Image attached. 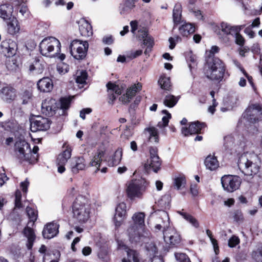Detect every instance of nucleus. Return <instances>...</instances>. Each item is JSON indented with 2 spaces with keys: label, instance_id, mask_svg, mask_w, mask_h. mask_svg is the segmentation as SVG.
<instances>
[{
  "label": "nucleus",
  "instance_id": "nucleus-23",
  "mask_svg": "<svg viewBox=\"0 0 262 262\" xmlns=\"http://www.w3.org/2000/svg\"><path fill=\"white\" fill-rule=\"evenodd\" d=\"M86 166L85 160L82 157H74L70 163V167L73 173H77L80 170L84 169Z\"/></svg>",
  "mask_w": 262,
  "mask_h": 262
},
{
  "label": "nucleus",
  "instance_id": "nucleus-57",
  "mask_svg": "<svg viewBox=\"0 0 262 262\" xmlns=\"http://www.w3.org/2000/svg\"><path fill=\"white\" fill-rule=\"evenodd\" d=\"M130 25L131 27V32L132 33L137 36L138 33V30L141 29V28H138V21L136 20L131 21L130 23ZM143 28H141L142 29Z\"/></svg>",
  "mask_w": 262,
  "mask_h": 262
},
{
  "label": "nucleus",
  "instance_id": "nucleus-8",
  "mask_svg": "<svg viewBox=\"0 0 262 262\" xmlns=\"http://www.w3.org/2000/svg\"><path fill=\"white\" fill-rule=\"evenodd\" d=\"M241 179L237 176L225 175L221 178V183L224 190L232 192L238 189L241 184Z\"/></svg>",
  "mask_w": 262,
  "mask_h": 262
},
{
  "label": "nucleus",
  "instance_id": "nucleus-53",
  "mask_svg": "<svg viewBox=\"0 0 262 262\" xmlns=\"http://www.w3.org/2000/svg\"><path fill=\"white\" fill-rule=\"evenodd\" d=\"M175 257L179 262H191L189 258L184 253H176Z\"/></svg>",
  "mask_w": 262,
  "mask_h": 262
},
{
  "label": "nucleus",
  "instance_id": "nucleus-33",
  "mask_svg": "<svg viewBox=\"0 0 262 262\" xmlns=\"http://www.w3.org/2000/svg\"><path fill=\"white\" fill-rule=\"evenodd\" d=\"M244 27V26H231L225 23H223L221 24L222 31L226 34H231L232 35L239 32Z\"/></svg>",
  "mask_w": 262,
  "mask_h": 262
},
{
  "label": "nucleus",
  "instance_id": "nucleus-48",
  "mask_svg": "<svg viewBox=\"0 0 262 262\" xmlns=\"http://www.w3.org/2000/svg\"><path fill=\"white\" fill-rule=\"evenodd\" d=\"M26 212L30 221L34 222L37 220V212L35 209L27 207Z\"/></svg>",
  "mask_w": 262,
  "mask_h": 262
},
{
  "label": "nucleus",
  "instance_id": "nucleus-12",
  "mask_svg": "<svg viewBox=\"0 0 262 262\" xmlns=\"http://www.w3.org/2000/svg\"><path fill=\"white\" fill-rule=\"evenodd\" d=\"M50 121L49 119L38 116L31 120L30 129L32 132L44 131L50 128Z\"/></svg>",
  "mask_w": 262,
  "mask_h": 262
},
{
  "label": "nucleus",
  "instance_id": "nucleus-21",
  "mask_svg": "<svg viewBox=\"0 0 262 262\" xmlns=\"http://www.w3.org/2000/svg\"><path fill=\"white\" fill-rule=\"evenodd\" d=\"M204 127L205 124L204 123L195 121L191 123L188 127H182L181 132L185 136H187L192 134H199Z\"/></svg>",
  "mask_w": 262,
  "mask_h": 262
},
{
  "label": "nucleus",
  "instance_id": "nucleus-39",
  "mask_svg": "<svg viewBox=\"0 0 262 262\" xmlns=\"http://www.w3.org/2000/svg\"><path fill=\"white\" fill-rule=\"evenodd\" d=\"M158 83L161 88L164 90L170 91L171 90V85L169 77L161 76L158 80Z\"/></svg>",
  "mask_w": 262,
  "mask_h": 262
},
{
  "label": "nucleus",
  "instance_id": "nucleus-62",
  "mask_svg": "<svg viewBox=\"0 0 262 262\" xmlns=\"http://www.w3.org/2000/svg\"><path fill=\"white\" fill-rule=\"evenodd\" d=\"M142 53V50H138L135 51H131L127 55L128 57L130 59L135 58L140 56Z\"/></svg>",
  "mask_w": 262,
  "mask_h": 262
},
{
  "label": "nucleus",
  "instance_id": "nucleus-43",
  "mask_svg": "<svg viewBox=\"0 0 262 262\" xmlns=\"http://www.w3.org/2000/svg\"><path fill=\"white\" fill-rule=\"evenodd\" d=\"M162 113L165 115L162 119V121L158 122L157 126L159 128L166 127L168 125L169 120L171 118V115L166 110H163Z\"/></svg>",
  "mask_w": 262,
  "mask_h": 262
},
{
  "label": "nucleus",
  "instance_id": "nucleus-34",
  "mask_svg": "<svg viewBox=\"0 0 262 262\" xmlns=\"http://www.w3.org/2000/svg\"><path fill=\"white\" fill-rule=\"evenodd\" d=\"M180 33L183 36L187 37L195 31L193 24L185 22L179 28Z\"/></svg>",
  "mask_w": 262,
  "mask_h": 262
},
{
  "label": "nucleus",
  "instance_id": "nucleus-7",
  "mask_svg": "<svg viewBox=\"0 0 262 262\" xmlns=\"http://www.w3.org/2000/svg\"><path fill=\"white\" fill-rule=\"evenodd\" d=\"M88 48V41L75 39L71 42L70 53L74 59L79 60H82L86 55Z\"/></svg>",
  "mask_w": 262,
  "mask_h": 262
},
{
  "label": "nucleus",
  "instance_id": "nucleus-56",
  "mask_svg": "<svg viewBox=\"0 0 262 262\" xmlns=\"http://www.w3.org/2000/svg\"><path fill=\"white\" fill-rule=\"evenodd\" d=\"M239 242L240 239L238 237L233 235L228 241V246L231 248H233L239 244Z\"/></svg>",
  "mask_w": 262,
  "mask_h": 262
},
{
  "label": "nucleus",
  "instance_id": "nucleus-54",
  "mask_svg": "<svg viewBox=\"0 0 262 262\" xmlns=\"http://www.w3.org/2000/svg\"><path fill=\"white\" fill-rule=\"evenodd\" d=\"M15 207L20 208L22 207L21 203V193L19 190H17L15 192Z\"/></svg>",
  "mask_w": 262,
  "mask_h": 262
},
{
  "label": "nucleus",
  "instance_id": "nucleus-40",
  "mask_svg": "<svg viewBox=\"0 0 262 262\" xmlns=\"http://www.w3.org/2000/svg\"><path fill=\"white\" fill-rule=\"evenodd\" d=\"M179 98V96L176 97L172 95H167L164 100V104L167 107H172L177 104Z\"/></svg>",
  "mask_w": 262,
  "mask_h": 262
},
{
  "label": "nucleus",
  "instance_id": "nucleus-19",
  "mask_svg": "<svg viewBox=\"0 0 262 262\" xmlns=\"http://www.w3.org/2000/svg\"><path fill=\"white\" fill-rule=\"evenodd\" d=\"M59 225L54 222L47 223L42 232L43 237L46 239H51L55 237L59 232Z\"/></svg>",
  "mask_w": 262,
  "mask_h": 262
},
{
  "label": "nucleus",
  "instance_id": "nucleus-36",
  "mask_svg": "<svg viewBox=\"0 0 262 262\" xmlns=\"http://www.w3.org/2000/svg\"><path fill=\"white\" fill-rule=\"evenodd\" d=\"M24 234L27 238V248L31 249L32 247L33 242L35 238V235L32 229L29 227H26L24 230Z\"/></svg>",
  "mask_w": 262,
  "mask_h": 262
},
{
  "label": "nucleus",
  "instance_id": "nucleus-38",
  "mask_svg": "<svg viewBox=\"0 0 262 262\" xmlns=\"http://www.w3.org/2000/svg\"><path fill=\"white\" fill-rule=\"evenodd\" d=\"M122 155V150L121 149H117L112 158L108 161V165L110 166H113L119 164L121 160Z\"/></svg>",
  "mask_w": 262,
  "mask_h": 262
},
{
  "label": "nucleus",
  "instance_id": "nucleus-46",
  "mask_svg": "<svg viewBox=\"0 0 262 262\" xmlns=\"http://www.w3.org/2000/svg\"><path fill=\"white\" fill-rule=\"evenodd\" d=\"M56 69L58 73L62 75L69 72V67L64 62H60L57 64Z\"/></svg>",
  "mask_w": 262,
  "mask_h": 262
},
{
  "label": "nucleus",
  "instance_id": "nucleus-47",
  "mask_svg": "<svg viewBox=\"0 0 262 262\" xmlns=\"http://www.w3.org/2000/svg\"><path fill=\"white\" fill-rule=\"evenodd\" d=\"M186 183L185 178L183 176L177 177L174 179V184L177 189H180L181 188L184 187Z\"/></svg>",
  "mask_w": 262,
  "mask_h": 262
},
{
  "label": "nucleus",
  "instance_id": "nucleus-49",
  "mask_svg": "<svg viewBox=\"0 0 262 262\" xmlns=\"http://www.w3.org/2000/svg\"><path fill=\"white\" fill-rule=\"evenodd\" d=\"M252 257L256 262H262V247L253 251Z\"/></svg>",
  "mask_w": 262,
  "mask_h": 262
},
{
  "label": "nucleus",
  "instance_id": "nucleus-20",
  "mask_svg": "<svg viewBox=\"0 0 262 262\" xmlns=\"http://www.w3.org/2000/svg\"><path fill=\"white\" fill-rule=\"evenodd\" d=\"M72 149L70 147L67 148L61 154L58 155L56 163L58 165V171L59 173H62L65 171L64 165L67 163L68 160L71 157Z\"/></svg>",
  "mask_w": 262,
  "mask_h": 262
},
{
  "label": "nucleus",
  "instance_id": "nucleus-4",
  "mask_svg": "<svg viewBox=\"0 0 262 262\" xmlns=\"http://www.w3.org/2000/svg\"><path fill=\"white\" fill-rule=\"evenodd\" d=\"M39 51L45 56L55 57L61 51L60 41L53 37H46L39 44Z\"/></svg>",
  "mask_w": 262,
  "mask_h": 262
},
{
  "label": "nucleus",
  "instance_id": "nucleus-45",
  "mask_svg": "<svg viewBox=\"0 0 262 262\" xmlns=\"http://www.w3.org/2000/svg\"><path fill=\"white\" fill-rule=\"evenodd\" d=\"M38 150V147L37 146H34L33 149H31V154L29 156V157L31 158L30 160H27L26 161L30 164L34 163L36 162L37 161V152Z\"/></svg>",
  "mask_w": 262,
  "mask_h": 262
},
{
  "label": "nucleus",
  "instance_id": "nucleus-50",
  "mask_svg": "<svg viewBox=\"0 0 262 262\" xmlns=\"http://www.w3.org/2000/svg\"><path fill=\"white\" fill-rule=\"evenodd\" d=\"M6 66L9 71H15L18 68L17 61L14 59H8L6 62Z\"/></svg>",
  "mask_w": 262,
  "mask_h": 262
},
{
  "label": "nucleus",
  "instance_id": "nucleus-18",
  "mask_svg": "<svg viewBox=\"0 0 262 262\" xmlns=\"http://www.w3.org/2000/svg\"><path fill=\"white\" fill-rule=\"evenodd\" d=\"M126 205L124 203H119L116 208V213L114 218V222L116 227H118L123 222L126 217Z\"/></svg>",
  "mask_w": 262,
  "mask_h": 262
},
{
  "label": "nucleus",
  "instance_id": "nucleus-15",
  "mask_svg": "<svg viewBox=\"0 0 262 262\" xmlns=\"http://www.w3.org/2000/svg\"><path fill=\"white\" fill-rule=\"evenodd\" d=\"M1 49L6 56L10 57L16 54L17 45L15 41L11 39H7L2 41Z\"/></svg>",
  "mask_w": 262,
  "mask_h": 262
},
{
  "label": "nucleus",
  "instance_id": "nucleus-30",
  "mask_svg": "<svg viewBox=\"0 0 262 262\" xmlns=\"http://www.w3.org/2000/svg\"><path fill=\"white\" fill-rule=\"evenodd\" d=\"M204 164L206 169L213 171L219 167V162L214 155H209L205 159Z\"/></svg>",
  "mask_w": 262,
  "mask_h": 262
},
{
  "label": "nucleus",
  "instance_id": "nucleus-35",
  "mask_svg": "<svg viewBox=\"0 0 262 262\" xmlns=\"http://www.w3.org/2000/svg\"><path fill=\"white\" fill-rule=\"evenodd\" d=\"M145 132L147 134L149 142L156 143L159 142V133L158 129L156 127L151 126L146 128L145 129Z\"/></svg>",
  "mask_w": 262,
  "mask_h": 262
},
{
  "label": "nucleus",
  "instance_id": "nucleus-58",
  "mask_svg": "<svg viewBox=\"0 0 262 262\" xmlns=\"http://www.w3.org/2000/svg\"><path fill=\"white\" fill-rule=\"evenodd\" d=\"M237 67L239 68V69H240L241 71L244 74V75L246 77V78H247L249 83L251 84V85L252 86L254 91H255V86L254 85V83L252 81V78L251 76H249L247 73L245 71V70L242 68L241 67V66L239 64H238L237 65Z\"/></svg>",
  "mask_w": 262,
  "mask_h": 262
},
{
  "label": "nucleus",
  "instance_id": "nucleus-55",
  "mask_svg": "<svg viewBox=\"0 0 262 262\" xmlns=\"http://www.w3.org/2000/svg\"><path fill=\"white\" fill-rule=\"evenodd\" d=\"M187 60L188 62H190L189 63V68L191 69L196 65V57L195 55L192 54L191 53H189L187 56Z\"/></svg>",
  "mask_w": 262,
  "mask_h": 262
},
{
  "label": "nucleus",
  "instance_id": "nucleus-63",
  "mask_svg": "<svg viewBox=\"0 0 262 262\" xmlns=\"http://www.w3.org/2000/svg\"><path fill=\"white\" fill-rule=\"evenodd\" d=\"M191 12L193 14V15L195 17V18L198 20H203V16L202 14L201 11L200 10L194 9L191 10Z\"/></svg>",
  "mask_w": 262,
  "mask_h": 262
},
{
  "label": "nucleus",
  "instance_id": "nucleus-64",
  "mask_svg": "<svg viewBox=\"0 0 262 262\" xmlns=\"http://www.w3.org/2000/svg\"><path fill=\"white\" fill-rule=\"evenodd\" d=\"M190 191L193 196H196L199 194L198 186L195 184L191 185L190 188Z\"/></svg>",
  "mask_w": 262,
  "mask_h": 262
},
{
  "label": "nucleus",
  "instance_id": "nucleus-44",
  "mask_svg": "<svg viewBox=\"0 0 262 262\" xmlns=\"http://www.w3.org/2000/svg\"><path fill=\"white\" fill-rule=\"evenodd\" d=\"M59 253L56 252L55 253L46 254L43 257V262H58Z\"/></svg>",
  "mask_w": 262,
  "mask_h": 262
},
{
  "label": "nucleus",
  "instance_id": "nucleus-14",
  "mask_svg": "<svg viewBox=\"0 0 262 262\" xmlns=\"http://www.w3.org/2000/svg\"><path fill=\"white\" fill-rule=\"evenodd\" d=\"M58 110L57 101L54 99L48 98L42 103L41 112L46 116H52Z\"/></svg>",
  "mask_w": 262,
  "mask_h": 262
},
{
  "label": "nucleus",
  "instance_id": "nucleus-2",
  "mask_svg": "<svg viewBox=\"0 0 262 262\" xmlns=\"http://www.w3.org/2000/svg\"><path fill=\"white\" fill-rule=\"evenodd\" d=\"M91 206L88 196L79 195L76 198L73 204V216L80 223L86 222L90 217Z\"/></svg>",
  "mask_w": 262,
  "mask_h": 262
},
{
  "label": "nucleus",
  "instance_id": "nucleus-41",
  "mask_svg": "<svg viewBox=\"0 0 262 262\" xmlns=\"http://www.w3.org/2000/svg\"><path fill=\"white\" fill-rule=\"evenodd\" d=\"M179 213L185 220L191 224L192 226L196 228H199V223L198 221L191 215L186 212L181 211H180Z\"/></svg>",
  "mask_w": 262,
  "mask_h": 262
},
{
  "label": "nucleus",
  "instance_id": "nucleus-60",
  "mask_svg": "<svg viewBox=\"0 0 262 262\" xmlns=\"http://www.w3.org/2000/svg\"><path fill=\"white\" fill-rule=\"evenodd\" d=\"M233 143V139L231 136H227L224 138V145L227 148L231 147Z\"/></svg>",
  "mask_w": 262,
  "mask_h": 262
},
{
  "label": "nucleus",
  "instance_id": "nucleus-3",
  "mask_svg": "<svg viewBox=\"0 0 262 262\" xmlns=\"http://www.w3.org/2000/svg\"><path fill=\"white\" fill-rule=\"evenodd\" d=\"M226 72L224 63L217 58L208 60L205 72L207 78L212 80L222 81Z\"/></svg>",
  "mask_w": 262,
  "mask_h": 262
},
{
  "label": "nucleus",
  "instance_id": "nucleus-24",
  "mask_svg": "<svg viewBox=\"0 0 262 262\" xmlns=\"http://www.w3.org/2000/svg\"><path fill=\"white\" fill-rule=\"evenodd\" d=\"M108 92V103L113 104L114 101L116 99L117 95L121 94L122 90L119 85L109 82L106 84Z\"/></svg>",
  "mask_w": 262,
  "mask_h": 262
},
{
  "label": "nucleus",
  "instance_id": "nucleus-6",
  "mask_svg": "<svg viewBox=\"0 0 262 262\" xmlns=\"http://www.w3.org/2000/svg\"><path fill=\"white\" fill-rule=\"evenodd\" d=\"M238 167L245 176H253L256 174L259 170V166L253 162L252 159L247 154L241 156L238 161Z\"/></svg>",
  "mask_w": 262,
  "mask_h": 262
},
{
  "label": "nucleus",
  "instance_id": "nucleus-16",
  "mask_svg": "<svg viewBox=\"0 0 262 262\" xmlns=\"http://www.w3.org/2000/svg\"><path fill=\"white\" fill-rule=\"evenodd\" d=\"M142 85L140 82L132 85L127 89L126 94L120 97V100L123 103L129 102L136 94L142 90Z\"/></svg>",
  "mask_w": 262,
  "mask_h": 262
},
{
  "label": "nucleus",
  "instance_id": "nucleus-37",
  "mask_svg": "<svg viewBox=\"0 0 262 262\" xmlns=\"http://www.w3.org/2000/svg\"><path fill=\"white\" fill-rule=\"evenodd\" d=\"M182 6L180 4L175 5L173 10V21L174 25L179 24L181 22Z\"/></svg>",
  "mask_w": 262,
  "mask_h": 262
},
{
  "label": "nucleus",
  "instance_id": "nucleus-25",
  "mask_svg": "<svg viewBox=\"0 0 262 262\" xmlns=\"http://www.w3.org/2000/svg\"><path fill=\"white\" fill-rule=\"evenodd\" d=\"M105 154V150L104 148L98 149L90 162V166L95 167L96 172L99 170L102 158L104 157Z\"/></svg>",
  "mask_w": 262,
  "mask_h": 262
},
{
  "label": "nucleus",
  "instance_id": "nucleus-32",
  "mask_svg": "<svg viewBox=\"0 0 262 262\" xmlns=\"http://www.w3.org/2000/svg\"><path fill=\"white\" fill-rule=\"evenodd\" d=\"M13 11L12 6L6 4L0 5V17L4 20H7L12 17Z\"/></svg>",
  "mask_w": 262,
  "mask_h": 262
},
{
  "label": "nucleus",
  "instance_id": "nucleus-51",
  "mask_svg": "<svg viewBox=\"0 0 262 262\" xmlns=\"http://www.w3.org/2000/svg\"><path fill=\"white\" fill-rule=\"evenodd\" d=\"M232 217L234 220L237 223L243 222L244 220L242 212L239 210H234L232 212Z\"/></svg>",
  "mask_w": 262,
  "mask_h": 262
},
{
  "label": "nucleus",
  "instance_id": "nucleus-5",
  "mask_svg": "<svg viewBox=\"0 0 262 262\" xmlns=\"http://www.w3.org/2000/svg\"><path fill=\"white\" fill-rule=\"evenodd\" d=\"M148 183L143 179L133 180L127 185L126 193L131 200L141 199L145 192Z\"/></svg>",
  "mask_w": 262,
  "mask_h": 262
},
{
  "label": "nucleus",
  "instance_id": "nucleus-22",
  "mask_svg": "<svg viewBox=\"0 0 262 262\" xmlns=\"http://www.w3.org/2000/svg\"><path fill=\"white\" fill-rule=\"evenodd\" d=\"M157 213L159 216L158 221L159 223L155 226V228L159 230L163 229V230L170 228L169 227V217L167 212L164 210H161Z\"/></svg>",
  "mask_w": 262,
  "mask_h": 262
},
{
  "label": "nucleus",
  "instance_id": "nucleus-26",
  "mask_svg": "<svg viewBox=\"0 0 262 262\" xmlns=\"http://www.w3.org/2000/svg\"><path fill=\"white\" fill-rule=\"evenodd\" d=\"M79 32L81 36L89 37L92 35L93 30L91 24L85 19L79 21Z\"/></svg>",
  "mask_w": 262,
  "mask_h": 262
},
{
  "label": "nucleus",
  "instance_id": "nucleus-28",
  "mask_svg": "<svg viewBox=\"0 0 262 262\" xmlns=\"http://www.w3.org/2000/svg\"><path fill=\"white\" fill-rule=\"evenodd\" d=\"M37 87L41 92L47 93L53 89V84L50 78L44 77L38 81Z\"/></svg>",
  "mask_w": 262,
  "mask_h": 262
},
{
  "label": "nucleus",
  "instance_id": "nucleus-13",
  "mask_svg": "<svg viewBox=\"0 0 262 262\" xmlns=\"http://www.w3.org/2000/svg\"><path fill=\"white\" fill-rule=\"evenodd\" d=\"M262 115V105L259 103L252 104L248 106L244 114V117L251 122H255Z\"/></svg>",
  "mask_w": 262,
  "mask_h": 262
},
{
  "label": "nucleus",
  "instance_id": "nucleus-29",
  "mask_svg": "<svg viewBox=\"0 0 262 262\" xmlns=\"http://www.w3.org/2000/svg\"><path fill=\"white\" fill-rule=\"evenodd\" d=\"M1 94L2 98L6 101L13 100L16 96V90L10 86L3 88Z\"/></svg>",
  "mask_w": 262,
  "mask_h": 262
},
{
  "label": "nucleus",
  "instance_id": "nucleus-9",
  "mask_svg": "<svg viewBox=\"0 0 262 262\" xmlns=\"http://www.w3.org/2000/svg\"><path fill=\"white\" fill-rule=\"evenodd\" d=\"M163 238L165 245L169 248H172L179 245L181 242L179 233L173 228L163 230Z\"/></svg>",
  "mask_w": 262,
  "mask_h": 262
},
{
  "label": "nucleus",
  "instance_id": "nucleus-31",
  "mask_svg": "<svg viewBox=\"0 0 262 262\" xmlns=\"http://www.w3.org/2000/svg\"><path fill=\"white\" fill-rule=\"evenodd\" d=\"M8 20H9L7 23L8 32L11 35L18 33L20 30V26L16 18L12 17Z\"/></svg>",
  "mask_w": 262,
  "mask_h": 262
},
{
  "label": "nucleus",
  "instance_id": "nucleus-10",
  "mask_svg": "<svg viewBox=\"0 0 262 262\" xmlns=\"http://www.w3.org/2000/svg\"><path fill=\"white\" fill-rule=\"evenodd\" d=\"M14 149L17 156L21 161L30 160L29 156L31 154V148L29 143L25 140H17L15 143Z\"/></svg>",
  "mask_w": 262,
  "mask_h": 262
},
{
  "label": "nucleus",
  "instance_id": "nucleus-27",
  "mask_svg": "<svg viewBox=\"0 0 262 262\" xmlns=\"http://www.w3.org/2000/svg\"><path fill=\"white\" fill-rule=\"evenodd\" d=\"M139 34L137 35V38L139 40L143 39V44L148 47L152 48L154 45V40L152 38L149 36L147 33V29L145 28L140 29L138 30Z\"/></svg>",
  "mask_w": 262,
  "mask_h": 262
},
{
  "label": "nucleus",
  "instance_id": "nucleus-42",
  "mask_svg": "<svg viewBox=\"0 0 262 262\" xmlns=\"http://www.w3.org/2000/svg\"><path fill=\"white\" fill-rule=\"evenodd\" d=\"M70 98H61L60 100V107H58L59 111H62V115L65 114V111L69 109L71 104Z\"/></svg>",
  "mask_w": 262,
  "mask_h": 262
},
{
  "label": "nucleus",
  "instance_id": "nucleus-52",
  "mask_svg": "<svg viewBox=\"0 0 262 262\" xmlns=\"http://www.w3.org/2000/svg\"><path fill=\"white\" fill-rule=\"evenodd\" d=\"M87 78V73L85 71H81L79 75L77 76L76 81L77 83L83 84L85 82Z\"/></svg>",
  "mask_w": 262,
  "mask_h": 262
},
{
  "label": "nucleus",
  "instance_id": "nucleus-1",
  "mask_svg": "<svg viewBox=\"0 0 262 262\" xmlns=\"http://www.w3.org/2000/svg\"><path fill=\"white\" fill-rule=\"evenodd\" d=\"M145 215L143 212H136L132 216L133 224L127 229L129 241L133 244H137L144 241V219Z\"/></svg>",
  "mask_w": 262,
  "mask_h": 262
},
{
  "label": "nucleus",
  "instance_id": "nucleus-11",
  "mask_svg": "<svg viewBox=\"0 0 262 262\" xmlns=\"http://www.w3.org/2000/svg\"><path fill=\"white\" fill-rule=\"evenodd\" d=\"M158 149L156 147H151L149 149L150 158L147 159L144 164V168L146 171L150 169L157 172L161 166V161L157 154Z\"/></svg>",
  "mask_w": 262,
  "mask_h": 262
},
{
  "label": "nucleus",
  "instance_id": "nucleus-59",
  "mask_svg": "<svg viewBox=\"0 0 262 262\" xmlns=\"http://www.w3.org/2000/svg\"><path fill=\"white\" fill-rule=\"evenodd\" d=\"M32 97L31 93L29 91H25L21 95V99L23 104H26Z\"/></svg>",
  "mask_w": 262,
  "mask_h": 262
},
{
  "label": "nucleus",
  "instance_id": "nucleus-17",
  "mask_svg": "<svg viewBox=\"0 0 262 262\" xmlns=\"http://www.w3.org/2000/svg\"><path fill=\"white\" fill-rule=\"evenodd\" d=\"M118 248L120 249L126 250L127 259L123 258L122 262H145L136 251L128 249L122 242H118Z\"/></svg>",
  "mask_w": 262,
  "mask_h": 262
},
{
  "label": "nucleus",
  "instance_id": "nucleus-61",
  "mask_svg": "<svg viewBox=\"0 0 262 262\" xmlns=\"http://www.w3.org/2000/svg\"><path fill=\"white\" fill-rule=\"evenodd\" d=\"M233 35L235 36V42L239 46H243L245 42V40L243 36L239 34V32L236 34H234Z\"/></svg>",
  "mask_w": 262,
  "mask_h": 262
}]
</instances>
